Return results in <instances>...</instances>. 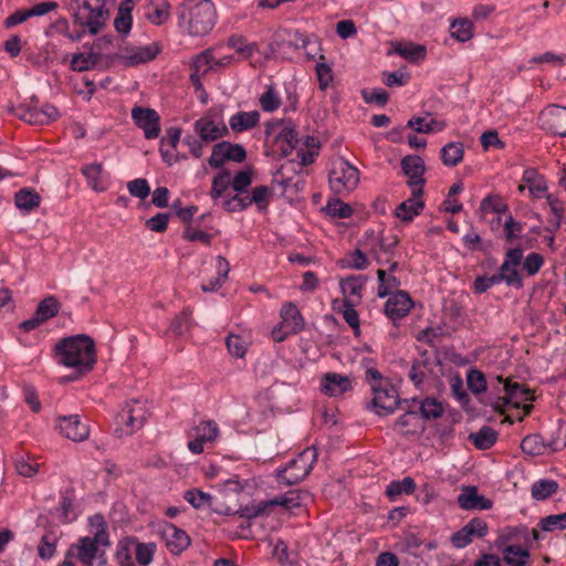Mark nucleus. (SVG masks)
<instances>
[{
    "mask_svg": "<svg viewBox=\"0 0 566 566\" xmlns=\"http://www.w3.org/2000/svg\"><path fill=\"white\" fill-rule=\"evenodd\" d=\"M423 419H437L443 413V406L434 398H426L419 407Z\"/></svg>",
    "mask_w": 566,
    "mask_h": 566,
    "instance_id": "6e6d98bb",
    "label": "nucleus"
},
{
    "mask_svg": "<svg viewBox=\"0 0 566 566\" xmlns=\"http://www.w3.org/2000/svg\"><path fill=\"white\" fill-rule=\"evenodd\" d=\"M60 310L61 303L57 298L54 295H49L38 304L34 314L40 318V321L45 323L56 316Z\"/></svg>",
    "mask_w": 566,
    "mask_h": 566,
    "instance_id": "72a5a7b5",
    "label": "nucleus"
},
{
    "mask_svg": "<svg viewBox=\"0 0 566 566\" xmlns=\"http://www.w3.org/2000/svg\"><path fill=\"white\" fill-rule=\"evenodd\" d=\"M539 527L544 532H553L555 530H566V512L562 514L548 515L539 520Z\"/></svg>",
    "mask_w": 566,
    "mask_h": 566,
    "instance_id": "052dcab7",
    "label": "nucleus"
},
{
    "mask_svg": "<svg viewBox=\"0 0 566 566\" xmlns=\"http://www.w3.org/2000/svg\"><path fill=\"white\" fill-rule=\"evenodd\" d=\"M160 536L165 541L168 551L174 555L181 554L191 543L190 536L186 531L169 522H165L161 525Z\"/></svg>",
    "mask_w": 566,
    "mask_h": 566,
    "instance_id": "2eb2a0df",
    "label": "nucleus"
},
{
    "mask_svg": "<svg viewBox=\"0 0 566 566\" xmlns=\"http://www.w3.org/2000/svg\"><path fill=\"white\" fill-rule=\"evenodd\" d=\"M134 542L133 538H126L119 542L117 551L115 553V560L118 566H135L132 559L129 544Z\"/></svg>",
    "mask_w": 566,
    "mask_h": 566,
    "instance_id": "774afa93",
    "label": "nucleus"
},
{
    "mask_svg": "<svg viewBox=\"0 0 566 566\" xmlns=\"http://www.w3.org/2000/svg\"><path fill=\"white\" fill-rule=\"evenodd\" d=\"M221 148H224V158H228L229 161L243 163L247 159V151L241 144H231L223 140L218 149Z\"/></svg>",
    "mask_w": 566,
    "mask_h": 566,
    "instance_id": "13d9d810",
    "label": "nucleus"
},
{
    "mask_svg": "<svg viewBox=\"0 0 566 566\" xmlns=\"http://www.w3.org/2000/svg\"><path fill=\"white\" fill-rule=\"evenodd\" d=\"M310 499V493L304 490L295 489L286 492L281 496H276L273 500H270L271 506H283L285 509H296L302 506L306 500Z\"/></svg>",
    "mask_w": 566,
    "mask_h": 566,
    "instance_id": "393cba45",
    "label": "nucleus"
},
{
    "mask_svg": "<svg viewBox=\"0 0 566 566\" xmlns=\"http://www.w3.org/2000/svg\"><path fill=\"white\" fill-rule=\"evenodd\" d=\"M149 7L153 8V11L147 12L146 15L150 23L160 25L168 20L170 4L166 0H159L157 3L150 2Z\"/></svg>",
    "mask_w": 566,
    "mask_h": 566,
    "instance_id": "a18cd8bd",
    "label": "nucleus"
},
{
    "mask_svg": "<svg viewBox=\"0 0 566 566\" xmlns=\"http://www.w3.org/2000/svg\"><path fill=\"white\" fill-rule=\"evenodd\" d=\"M352 389V379L348 376L326 373L322 377L321 391L329 397L340 396Z\"/></svg>",
    "mask_w": 566,
    "mask_h": 566,
    "instance_id": "4be33fe9",
    "label": "nucleus"
},
{
    "mask_svg": "<svg viewBox=\"0 0 566 566\" xmlns=\"http://www.w3.org/2000/svg\"><path fill=\"white\" fill-rule=\"evenodd\" d=\"M94 520L98 522L102 528L98 530L93 537H81L77 544L71 545V547H74L75 557L85 566H93V560L98 552V544L104 546L109 545L104 517L101 514H96Z\"/></svg>",
    "mask_w": 566,
    "mask_h": 566,
    "instance_id": "0eeeda50",
    "label": "nucleus"
},
{
    "mask_svg": "<svg viewBox=\"0 0 566 566\" xmlns=\"http://www.w3.org/2000/svg\"><path fill=\"white\" fill-rule=\"evenodd\" d=\"M377 276L379 282L377 295L381 298L389 296L391 294V290L397 289L400 285V281L394 275L387 276L385 270L379 269L377 271Z\"/></svg>",
    "mask_w": 566,
    "mask_h": 566,
    "instance_id": "8fccbe9b",
    "label": "nucleus"
},
{
    "mask_svg": "<svg viewBox=\"0 0 566 566\" xmlns=\"http://www.w3.org/2000/svg\"><path fill=\"white\" fill-rule=\"evenodd\" d=\"M453 396L458 399L461 407L469 410L470 396L464 389L463 380L460 375H453L449 379Z\"/></svg>",
    "mask_w": 566,
    "mask_h": 566,
    "instance_id": "5fc2aeb1",
    "label": "nucleus"
},
{
    "mask_svg": "<svg viewBox=\"0 0 566 566\" xmlns=\"http://www.w3.org/2000/svg\"><path fill=\"white\" fill-rule=\"evenodd\" d=\"M196 134L205 143L214 142L229 134V129L223 122L216 123L211 116H202L193 124Z\"/></svg>",
    "mask_w": 566,
    "mask_h": 566,
    "instance_id": "a211bd4d",
    "label": "nucleus"
},
{
    "mask_svg": "<svg viewBox=\"0 0 566 566\" xmlns=\"http://www.w3.org/2000/svg\"><path fill=\"white\" fill-rule=\"evenodd\" d=\"M184 499L195 509H200L210 504L212 496L198 489H191L185 492Z\"/></svg>",
    "mask_w": 566,
    "mask_h": 566,
    "instance_id": "69168bd1",
    "label": "nucleus"
},
{
    "mask_svg": "<svg viewBox=\"0 0 566 566\" xmlns=\"http://www.w3.org/2000/svg\"><path fill=\"white\" fill-rule=\"evenodd\" d=\"M229 187H231V174L228 169H222L212 179L211 198L216 200L223 197Z\"/></svg>",
    "mask_w": 566,
    "mask_h": 566,
    "instance_id": "79ce46f5",
    "label": "nucleus"
},
{
    "mask_svg": "<svg viewBox=\"0 0 566 566\" xmlns=\"http://www.w3.org/2000/svg\"><path fill=\"white\" fill-rule=\"evenodd\" d=\"M522 180L532 195L539 196L547 190L545 178L535 168L525 169Z\"/></svg>",
    "mask_w": 566,
    "mask_h": 566,
    "instance_id": "c9c22d12",
    "label": "nucleus"
},
{
    "mask_svg": "<svg viewBox=\"0 0 566 566\" xmlns=\"http://www.w3.org/2000/svg\"><path fill=\"white\" fill-rule=\"evenodd\" d=\"M108 0H70L67 9L76 25L86 28L88 33H99L109 19Z\"/></svg>",
    "mask_w": 566,
    "mask_h": 566,
    "instance_id": "20e7f679",
    "label": "nucleus"
},
{
    "mask_svg": "<svg viewBox=\"0 0 566 566\" xmlns=\"http://www.w3.org/2000/svg\"><path fill=\"white\" fill-rule=\"evenodd\" d=\"M191 314L189 307L184 308L171 322L170 331L177 336L185 334L191 326Z\"/></svg>",
    "mask_w": 566,
    "mask_h": 566,
    "instance_id": "864d4df0",
    "label": "nucleus"
},
{
    "mask_svg": "<svg viewBox=\"0 0 566 566\" xmlns=\"http://www.w3.org/2000/svg\"><path fill=\"white\" fill-rule=\"evenodd\" d=\"M416 490L415 480L406 476L402 480H394L386 488V495L392 501L401 494H411Z\"/></svg>",
    "mask_w": 566,
    "mask_h": 566,
    "instance_id": "58836bf2",
    "label": "nucleus"
},
{
    "mask_svg": "<svg viewBox=\"0 0 566 566\" xmlns=\"http://www.w3.org/2000/svg\"><path fill=\"white\" fill-rule=\"evenodd\" d=\"M324 210L328 216L340 219L350 218L354 213V209L352 208V206L344 202L339 198L328 199Z\"/></svg>",
    "mask_w": 566,
    "mask_h": 566,
    "instance_id": "37998d69",
    "label": "nucleus"
},
{
    "mask_svg": "<svg viewBox=\"0 0 566 566\" xmlns=\"http://www.w3.org/2000/svg\"><path fill=\"white\" fill-rule=\"evenodd\" d=\"M41 200V196L33 188H22L14 195L15 207L24 213L38 208Z\"/></svg>",
    "mask_w": 566,
    "mask_h": 566,
    "instance_id": "bb28decb",
    "label": "nucleus"
},
{
    "mask_svg": "<svg viewBox=\"0 0 566 566\" xmlns=\"http://www.w3.org/2000/svg\"><path fill=\"white\" fill-rule=\"evenodd\" d=\"M467 384L469 389L475 395L485 392L489 387L484 374L478 369H470L468 371Z\"/></svg>",
    "mask_w": 566,
    "mask_h": 566,
    "instance_id": "603ef678",
    "label": "nucleus"
},
{
    "mask_svg": "<svg viewBox=\"0 0 566 566\" xmlns=\"http://www.w3.org/2000/svg\"><path fill=\"white\" fill-rule=\"evenodd\" d=\"M281 317L283 324L290 328L289 333L297 334L304 329V318L293 303H286L283 305L281 310Z\"/></svg>",
    "mask_w": 566,
    "mask_h": 566,
    "instance_id": "b1692460",
    "label": "nucleus"
},
{
    "mask_svg": "<svg viewBox=\"0 0 566 566\" xmlns=\"http://www.w3.org/2000/svg\"><path fill=\"white\" fill-rule=\"evenodd\" d=\"M558 490V483L552 479H541L533 483L531 495L536 501H545L555 494Z\"/></svg>",
    "mask_w": 566,
    "mask_h": 566,
    "instance_id": "f704fd0d",
    "label": "nucleus"
},
{
    "mask_svg": "<svg viewBox=\"0 0 566 566\" xmlns=\"http://www.w3.org/2000/svg\"><path fill=\"white\" fill-rule=\"evenodd\" d=\"M413 301L405 291H397L385 303L384 312L394 322L403 318L412 308Z\"/></svg>",
    "mask_w": 566,
    "mask_h": 566,
    "instance_id": "aec40b11",
    "label": "nucleus"
},
{
    "mask_svg": "<svg viewBox=\"0 0 566 566\" xmlns=\"http://www.w3.org/2000/svg\"><path fill=\"white\" fill-rule=\"evenodd\" d=\"M20 109L21 113H17V117L34 126L48 125L60 115L56 107L50 104H45L41 108L38 106L20 105Z\"/></svg>",
    "mask_w": 566,
    "mask_h": 566,
    "instance_id": "ddd939ff",
    "label": "nucleus"
},
{
    "mask_svg": "<svg viewBox=\"0 0 566 566\" xmlns=\"http://www.w3.org/2000/svg\"><path fill=\"white\" fill-rule=\"evenodd\" d=\"M400 165L403 174H412L413 177H418L419 175H423L426 172V165L420 156H405L401 159Z\"/></svg>",
    "mask_w": 566,
    "mask_h": 566,
    "instance_id": "3c124183",
    "label": "nucleus"
},
{
    "mask_svg": "<svg viewBox=\"0 0 566 566\" xmlns=\"http://www.w3.org/2000/svg\"><path fill=\"white\" fill-rule=\"evenodd\" d=\"M328 181L335 195L346 196L357 187L359 182V171L346 159L339 158L332 165Z\"/></svg>",
    "mask_w": 566,
    "mask_h": 566,
    "instance_id": "423d86ee",
    "label": "nucleus"
},
{
    "mask_svg": "<svg viewBox=\"0 0 566 566\" xmlns=\"http://www.w3.org/2000/svg\"><path fill=\"white\" fill-rule=\"evenodd\" d=\"M374 392L373 400L367 405V409L373 410L378 416L392 413L399 405L398 394L394 386L371 387Z\"/></svg>",
    "mask_w": 566,
    "mask_h": 566,
    "instance_id": "9d476101",
    "label": "nucleus"
},
{
    "mask_svg": "<svg viewBox=\"0 0 566 566\" xmlns=\"http://www.w3.org/2000/svg\"><path fill=\"white\" fill-rule=\"evenodd\" d=\"M338 264L344 269L364 270L368 266L369 261L360 249H355L339 260Z\"/></svg>",
    "mask_w": 566,
    "mask_h": 566,
    "instance_id": "a19ab883",
    "label": "nucleus"
},
{
    "mask_svg": "<svg viewBox=\"0 0 566 566\" xmlns=\"http://www.w3.org/2000/svg\"><path fill=\"white\" fill-rule=\"evenodd\" d=\"M530 558L528 548L509 545L503 549V560L510 566H525Z\"/></svg>",
    "mask_w": 566,
    "mask_h": 566,
    "instance_id": "4c0bfd02",
    "label": "nucleus"
},
{
    "mask_svg": "<svg viewBox=\"0 0 566 566\" xmlns=\"http://www.w3.org/2000/svg\"><path fill=\"white\" fill-rule=\"evenodd\" d=\"M132 118L135 125L144 130L147 139H154L160 133V117L155 109L135 106L132 109Z\"/></svg>",
    "mask_w": 566,
    "mask_h": 566,
    "instance_id": "f8f14e48",
    "label": "nucleus"
},
{
    "mask_svg": "<svg viewBox=\"0 0 566 566\" xmlns=\"http://www.w3.org/2000/svg\"><path fill=\"white\" fill-rule=\"evenodd\" d=\"M418 434L421 446L440 449L451 443L454 431L453 427H420Z\"/></svg>",
    "mask_w": 566,
    "mask_h": 566,
    "instance_id": "4468645a",
    "label": "nucleus"
},
{
    "mask_svg": "<svg viewBox=\"0 0 566 566\" xmlns=\"http://www.w3.org/2000/svg\"><path fill=\"white\" fill-rule=\"evenodd\" d=\"M179 23L187 21L190 35L208 34L217 21V11L211 0H187L177 10Z\"/></svg>",
    "mask_w": 566,
    "mask_h": 566,
    "instance_id": "7ed1b4c3",
    "label": "nucleus"
},
{
    "mask_svg": "<svg viewBox=\"0 0 566 566\" xmlns=\"http://www.w3.org/2000/svg\"><path fill=\"white\" fill-rule=\"evenodd\" d=\"M160 52V45L158 43H151L149 45L139 46L135 49L132 55H106V63L103 69H108L115 59H122L126 66H133L140 63H147L154 60Z\"/></svg>",
    "mask_w": 566,
    "mask_h": 566,
    "instance_id": "f3484780",
    "label": "nucleus"
},
{
    "mask_svg": "<svg viewBox=\"0 0 566 566\" xmlns=\"http://www.w3.org/2000/svg\"><path fill=\"white\" fill-rule=\"evenodd\" d=\"M136 543V560L140 566H147L151 563L154 558V554L156 552V544L155 543H138L135 538H133Z\"/></svg>",
    "mask_w": 566,
    "mask_h": 566,
    "instance_id": "4d7b16f0",
    "label": "nucleus"
},
{
    "mask_svg": "<svg viewBox=\"0 0 566 566\" xmlns=\"http://www.w3.org/2000/svg\"><path fill=\"white\" fill-rule=\"evenodd\" d=\"M463 527L467 530L472 541L473 537H485L489 532L488 523L481 517H473Z\"/></svg>",
    "mask_w": 566,
    "mask_h": 566,
    "instance_id": "338daca9",
    "label": "nucleus"
},
{
    "mask_svg": "<svg viewBox=\"0 0 566 566\" xmlns=\"http://www.w3.org/2000/svg\"><path fill=\"white\" fill-rule=\"evenodd\" d=\"M463 242L467 249L471 252L481 251L488 253L492 249V243L490 241L483 242L475 231L467 233L463 237Z\"/></svg>",
    "mask_w": 566,
    "mask_h": 566,
    "instance_id": "0e129e2a",
    "label": "nucleus"
},
{
    "mask_svg": "<svg viewBox=\"0 0 566 566\" xmlns=\"http://www.w3.org/2000/svg\"><path fill=\"white\" fill-rule=\"evenodd\" d=\"M82 174L85 176L87 185L97 192H102L105 190V187L101 185L99 179L103 172V165L99 163H93L86 166H83L81 169Z\"/></svg>",
    "mask_w": 566,
    "mask_h": 566,
    "instance_id": "ea45409f",
    "label": "nucleus"
},
{
    "mask_svg": "<svg viewBox=\"0 0 566 566\" xmlns=\"http://www.w3.org/2000/svg\"><path fill=\"white\" fill-rule=\"evenodd\" d=\"M153 419V407L147 400L126 401L115 417L117 424H144Z\"/></svg>",
    "mask_w": 566,
    "mask_h": 566,
    "instance_id": "1a4fd4ad",
    "label": "nucleus"
},
{
    "mask_svg": "<svg viewBox=\"0 0 566 566\" xmlns=\"http://www.w3.org/2000/svg\"><path fill=\"white\" fill-rule=\"evenodd\" d=\"M367 281L365 275H350L340 281L339 286L345 297L353 298L357 304L361 300V291Z\"/></svg>",
    "mask_w": 566,
    "mask_h": 566,
    "instance_id": "c85d7f7f",
    "label": "nucleus"
},
{
    "mask_svg": "<svg viewBox=\"0 0 566 566\" xmlns=\"http://www.w3.org/2000/svg\"><path fill=\"white\" fill-rule=\"evenodd\" d=\"M395 52L410 63H416L424 60L427 55V49L424 45L415 43H399L395 48Z\"/></svg>",
    "mask_w": 566,
    "mask_h": 566,
    "instance_id": "e433bc0d",
    "label": "nucleus"
},
{
    "mask_svg": "<svg viewBox=\"0 0 566 566\" xmlns=\"http://www.w3.org/2000/svg\"><path fill=\"white\" fill-rule=\"evenodd\" d=\"M259 120L260 114L258 111L238 112L230 117L229 125L234 133H242L255 127Z\"/></svg>",
    "mask_w": 566,
    "mask_h": 566,
    "instance_id": "a878e982",
    "label": "nucleus"
},
{
    "mask_svg": "<svg viewBox=\"0 0 566 566\" xmlns=\"http://www.w3.org/2000/svg\"><path fill=\"white\" fill-rule=\"evenodd\" d=\"M464 155L462 143L451 142L444 145L440 151V158L443 165L454 167L459 165Z\"/></svg>",
    "mask_w": 566,
    "mask_h": 566,
    "instance_id": "473e14b6",
    "label": "nucleus"
},
{
    "mask_svg": "<svg viewBox=\"0 0 566 566\" xmlns=\"http://www.w3.org/2000/svg\"><path fill=\"white\" fill-rule=\"evenodd\" d=\"M219 434L218 427H192L188 432V449L195 454H200L205 447H209L218 439Z\"/></svg>",
    "mask_w": 566,
    "mask_h": 566,
    "instance_id": "6ab92c4d",
    "label": "nucleus"
},
{
    "mask_svg": "<svg viewBox=\"0 0 566 566\" xmlns=\"http://www.w3.org/2000/svg\"><path fill=\"white\" fill-rule=\"evenodd\" d=\"M473 24L469 19H458L451 23V36L458 40L459 42L469 41L472 35Z\"/></svg>",
    "mask_w": 566,
    "mask_h": 566,
    "instance_id": "09e8293b",
    "label": "nucleus"
},
{
    "mask_svg": "<svg viewBox=\"0 0 566 566\" xmlns=\"http://www.w3.org/2000/svg\"><path fill=\"white\" fill-rule=\"evenodd\" d=\"M102 59L103 54H101V52H95L93 49H91V52L86 54L76 53L72 56L71 69L76 72H85L98 65Z\"/></svg>",
    "mask_w": 566,
    "mask_h": 566,
    "instance_id": "7c9ffc66",
    "label": "nucleus"
},
{
    "mask_svg": "<svg viewBox=\"0 0 566 566\" xmlns=\"http://www.w3.org/2000/svg\"><path fill=\"white\" fill-rule=\"evenodd\" d=\"M499 433L492 427H481L479 431L471 432L468 440L479 450H488L497 441Z\"/></svg>",
    "mask_w": 566,
    "mask_h": 566,
    "instance_id": "c756f323",
    "label": "nucleus"
},
{
    "mask_svg": "<svg viewBox=\"0 0 566 566\" xmlns=\"http://www.w3.org/2000/svg\"><path fill=\"white\" fill-rule=\"evenodd\" d=\"M551 449V439H547L541 434H528L521 441V449L524 453L536 457L544 454L546 449Z\"/></svg>",
    "mask_w": 566,
    "mask_h": 566,
    "instance_id": "cd10ccee",
    "label": "nucleus"
},
{
    "mask_svg": "<svg viewBox=\"0 0 566 566\" xmlns=\"http://www.w3.org/2000/svg\"><path fill=\"white\" fill-rule=\"evenodd\" d=\"M214 57L212 55V50L208 49L203 52L199 53L191 63V71L200 72L202 74H207L210 70L213 69Z\"/></svg>",
    "mask_w": 566,
    "mask_h": 566,
    "instance_id": "e2e57ef3",
    "label": "nucleus"
},
{
    "mask_svg": "<svg viewBox=\"0 0 566 566\" xmlns=\"http://www.w3.org/2000/svg\"><path fill=\"white\" fill-rule=\"evenodd\" d=\"M53 355L60 365L82 373L93 370L97 360L95 342L86 334L61 338L53 347Z\"/></svg>",
    "mask_w": 566,
    "mask_h": 566,
    "instance_id": "f03ea898",
    "label": "nucleus"
},
{
    "mask_svg": "<svg viewBox=\"0 0 566 566\" xmlns=\"http://www.w3.org/2000/svg\"><path fill=\"white\" fill-rule=\"evenodd\" d=\"M57 535L53 531H46L38 546V555L41 559H50L56 551Z\"/></svg>",
    "mask_w": 566,
    "mask_h": 566,
    "instance_id": "de8ad7c7",
    "label": "nucleus"
},
{
    "mask_svg": "<svg viewBox=\"0 0 566 566\" xmlns=\"http://www.w3.org/2000/svg\"><path fill=\"white\" fill-rule=\"evenodd\" d=\"M542 129L566 137V107L549 105L538 115Z\"/></svg>",
    "mask_w": 566,
    "mask_h": 566,
    "instance_id": "9b49d317",
    "label": "nucleus"
},
{
    "mask_svg": "<svg viewBox=\"0 0 566 566\" xmlns=\"http://www.w3.org/2000/svg\"><path fill=\"white\" fill-rule=\"evenodd\" d=\"M271 503L269 501H261L259 503H252L250 505L241 506L235 514L243 518H254L259 516L269 515V511L271 509Z\"/></svg>",
    "mask_w": 566,
    "mask_h": 566,
    "instance_id": "49530a36",
    "label": "nucleus"
},
{
    "mask_svg": "<svg viewBox=\"0 0 566 566\" xmlns=\"http://www.w3.org/2000/svg\"><path fill=\"white\" fill-rule=\"evenodd\" d=\"M260 105L264 112L272 113L281 106V98L272 85L260 96Z\"/></svg>",
    "mask_w": 566,
    "mask_h": 566,
    "instance_id": "680f3d73",
    "label": "nucleus"
},
{
    "mask_svg": "<svg viewBox=\"0 0 566 566\" xmlns=\"http://www.w3.org/2000/svg\"><path fill=\"white\" fill-rule=\"evenodd\" d=\"M317 455L315 446L304 449L284 468L276 470L275 478L279 484L295 485L302 482L311 473Z\"/></svg>",
    "mask_w": 566,
    "mask_h": 566,
    "instance_id": "39448f33",
    "label": "nucleus"
},
{
    "mask_svg": "<svg viewBox=\"0 0 566 566\" xmlns=\"http://www.w3.org/2000/svg\"><path fill=\"white\" fill-rule=\"evenodd\" d=\"M424 202L421 197H411L401 203L395 210V216L403 222H410L413 218L421 213Z\"/></svg>",
    "mask_w": 566,
    "mask_h": 566,
    "instance_id": "5701e85b",
    "label": "nucleus"
},
{
    "mask_svg": "<svg viewBox=\"0 0 566 566\" xmlns=\"http://www.w3.org/2000/svg\"><path fill=\"white\" fill-rule=\"evenodd\" d=\"M230 272V264H229V261L222 256V255H218L217 256V277L210 280L208 283H202L201 284V290L203 292H214L217 290H219L223 282L226 281V279L228 277V274Z\"/></svg>",
    "mask_w": 566,
    "mask_h": 566,
    "instance_id": "2f4dec72",
    "label": "nucleus"
},
{
    "mask_svg": "<svg viewBox=\"0 0 566 566\" xmlns=\"http://www.w3.org/2000/svg\"><path fill=\"white\" fill-rule=\"evenodd\" d=\"M429 366L430 358L428 350L423 349L420 352V358L412 361L411 369L409 371V378L416 386L421 385L424 380V373L421 368H429Z\"/></svg>",
    "mask_w": 566,
    "mask_h": 566,
    "instance_id": "c03bdc74",
    "label": "nucleus"
},
{
    "mask_svg": "<svg viewBox=\"0 0 566 566\" xmlns=\"http://www.w3.org/2000/svg\"><path fill=\"white\" fill-rule=\"evenodd\" d=\"M523 261V249L520 247L509 249L505 252L504 261L495 273L501 282L507 286L520 290L523 287V275L518 272V266Z\"/></svg>",
    "mask_w": 566,
    "mask_h": 566,
    "instance_id": "6e6552de",
    "label": "nucleus"
},
{
    "mask_svg": "<svg viewBox=\"0 0 566 566\" xmlns=\"http://www.w3.org/2000/svg\"><path fill=\"white\" fill-rule=\"evenodd\" d=\"M457 501L459 506L465 511H483L490 510L493 506V502L490 499L480 495L478 493V488L473 485L463 486Z\"/></svg>",
    "mask_w": 566,
    "mask_h": 566,
    "instance_id": "412c9836",
    "label": "nucleus"
},
{
    "mask_svg": "<svg viewBox=\"0 0 566 566\" xmlns=\"http://www.w3.org/2000/svg\"><path fill=\"white\" fill-rule=\"evenodd\" d=\"M55 429L59 434L74 442L87 440L91 434L90 427H55Z\"/></svg>",
    "mask_w": 566,
    "mask_h": 566,
    "instance_id": "bf43d9fd",
    "label": "nucleus"
},
{
    "mask_svg": "<svg viewBox=\"0 0 566 566\" xmlns=\"http://www.w3.org/2000/svg\"><path fill=\"white\" fill-rule=\"evenodd\" d=\"M496 381L503 384L504 396L493 399L490 405L494 412L503 417L500 424L523 421L533 409L532 401L535 400L533 391L501 376L496 377Z\"/></svg>",
    "mask_w": 566,
    "mask_h": 566,
    "instance_id": "f257e3e1",
    "label": "nucleus"
},
{
    "mask_svg": "<svg viewBox=\"0 0 566 566\" xmlns=\"http://www.w3.org/2000/svg\"><path fill=\"white\" fill-rule=\"evenodd\" d=\"M308 42V38L297 30H283L273 36L270 48L272 52L297 51L301 48H306Z\"/></svg>",
    "mask_w": 566,
    "mask_h": 566,
    "instance_id": "dca6fc26",
    "label": "nucleus"
}]
</instances>
